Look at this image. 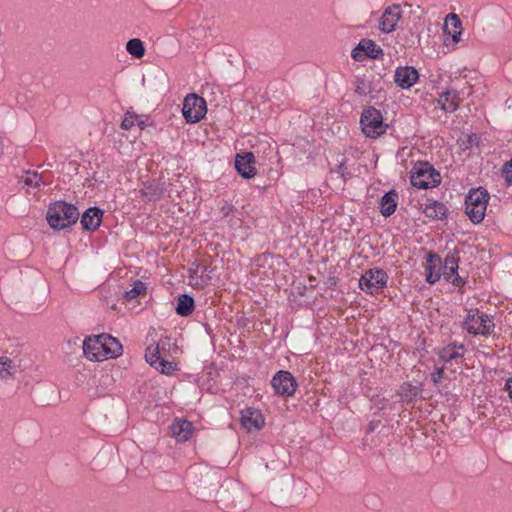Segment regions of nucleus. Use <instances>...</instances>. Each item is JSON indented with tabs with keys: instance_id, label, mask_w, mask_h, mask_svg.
<instances>
[{
	"instance_id": "f257e3e1",
	"label": "nucleus",
	"mask_w": 512,
	"mask_h": 512,
	"mask_svg": "<svg viewBox=\"0 0 512 512\" xmlns=\"http://www.w3.org/2000/svg\"><path fill=\"white\" fill-rule=\"evenodd\" d=\"M80 217L76 205L63 200L52 202L48 206L46 219L54 230H65L75 225Z\"/></svg>"
},
{
	"instance_id": "f03ea898",
	"label": "nucleus",
	"mask_w": 512,
	"mask_h": 512,
	"mask_svg": "<svg viewBox=\"0 0 512 512\" xmlns=\"http://www.w3.org/2000/svg\"><path fill=\"white\" fill-rule=\"evenodd\" d=\"M489 199V192L483 187L472 188L466 195L465 213L474 224L483 221Z\"/></svg>"
},
{
	"instance_id": "7ed1b4c3",
	"label": "nucleus",
	"mask_w": 512,
	"mask_h": 512,
	"mask_svg": "<svg viewBox=\"0 0 512 512\" xmlns=\"http://www.w3.org/2000/svg\"><path fill=\"white\" fill-rule=\"evenodd\" d=\"M410 183L419 189L437 187L441 183V175L429 162L418 161L411 170Z\"/></svg>"
},
{
	"instance_id": "20e7f679",
	"label": "nucleus",
	"mask_w": 512,
	"mask_h": 512,
	"mask_svg": "<svg viewBox=\"0 0 512 512\" xmlns=\"http://www.w3.org/2000/svg\"><path fill=\"white\" fill-rule=\"evenodd\" d=\"M360 124L365 136L370 138L381 136L388 128V125L383 122V116L380 110L372 106L363 110L360 117Z\"/></svg>"
},
{
	"instance_id": "39448f33",
	"label": "nucleus",
	"mask_w": 512,
	"mask_h": 512,
	"mask_svg": "<svg viewBox=\"0 0 512 512\" xmlns=\"http://www.w3.org/2000/svg\"><path fill=\"white\" fill-rule=\"evenodd\" d=\"M388 275L381 268H370L359 279L362 291L370 295H376L387 285Z\"/></svg>"
},
{
	"instance_id": "423d86ee",
	"label": "nucleus",
	"mask_w": 512,
	"mask_h": 512,
	"mask_svg": "<svg viewBox=\"0 0 512 512\" xmlns=\"http://www.w3.org/2000/svg\"><path fill=\"white\" fill-rule=\"evenodd\" d=\"M207 112L206 101L195 93L188 94L183 102L182 113L188 123H197Z\"/></svg>"
},
{
	"instance_id": "0eeeda50",
	"label": "nucleus",
	"mask_w": 512,
	"mask_h": 512,
	"mask_svg": "<svg viewBox=\"0 0 512 512\" xmlns=\"http://www.w3.org/2000/svg\"><path fill=\"white\" fill-rule=\"evenodd\" d=\"M383 49L373 40L363 38L358 45L351 51V57L356 62H363L366 59L382 60Z\"/></svg>"
},
{
	"instance_id": "6e6552de",
	"label": "nucleus",
	"mask_w": 512,
	"mask_h": 512,
	"mask_svg": "<svg viewBox=\"0 0 512 512\" xmlns=\"http://www.w3.org/2000/svg\"><path fill=\"white\" fill-rule=\"evenodd\" d=\"M275 394L283 397L293 396L298 386L295 377L286 370L278 371L271 380Z\"/></svg>"
},
{
	"instance_id": "1a4fd4ad",
	"label": "nucleus",
	"mask_w": 512,
	"mask_h": 512,
	"mask_svg": "<svg viewBox=\"0 0 512 512\" xmlns=\"http://www.w3.org/2000/svg\"><path fill=\"white\" fill-rule=\"evenodd\" d=\"M102 334L89 336L83 342L84 355L91 361H103L106 353Z\"/></svg>"
},
{
	"instance_id": "9d476101",
	"label": "nucleus",
	"mask_w": 512,
	"mask_h": 512,
	"mask_svg": "<svg viewBox=\"0 0 512 512\" xmlns=\"http://www.w3.org/2000/svg\"><path fill=\"white\" fill-rule=\"evenodd\" d=\"M401 17L402 10L400 5L393 4L386 7L379 19V29L386 34L395 31Z\"/></svg>"
},
{
	"instance_id": "9b49d317",
	"label": "nucleus",
	"mask_w": 512,
	"mask_h": 512,
	"mask_svg": "<svg viewBox=\"0 0 512 512\" xmlns=\"http://www.w3.org/2000/svg\"><path fill=\"white\" fill-rule=\"evenodd\" d=\"M462 24L459 17L451 13L446 17L444 27V43L445 45H455L461 39Z\"/></svg>"
},
{
	"instance_id": "f8f14e48",
	"label": "nucleus",
	"mask_w": 512,
	"mask_h": 512,
	"mask_svg": "<svg viewBox=\"0 0 512 512\" xmlns=\"http://www.w3.org/2000/svg\"><path fill=\"white\" fill-rule=\"evenodd\" d=\"M255 162V156L252 152L237 154L235 157V169L242 178H253L257 173Z\"/></svg>"
},
{
	"instance_id": "ddd939ff",
	"label": "nucleus",
	"mask_w": 512,
	"mask_h": 512,
	"mask_svg": "<svg viewBox=\"0 0 512 512\" xmlns=\"http://www.w3.org/2000/svg\"><path fill=\"white\" fill-rule=\"evenodd\" d=\"M419 79L415 66H397L394 81L402 89L411 88Z\"/></svg>"
},
{
	"instance_id": "4468645a",
	"label": "nucleus",
	"mask_w": 512,
	"mask_h": 512,
	"mask_svg": "<svg viewBox=\"0 0 512 512\" xmlns=\"http://www.w3.org/2000/svg\"><path fill=\"white\" fill-rule=\"evenodd\" d=\"M442 259L440 255L434 251H430L426 255L425 279L429 284H435L441 277Z\"/></svg>"
},
{
	"instance_id": "2eb2a0df",
	"label": "nucleus",
	"mask_w": 512,
	"mask_h": 512,
	"mask_svg": "<svg viewBox=\"0 0 512 512\" xmlns=\"http://www.w3.org/2000/svg\"><path fill=\"white\" fill-rule=\"evenodd\" d=\"M240 422L248 431L252 429L258 431L265 424L261 411L252 407H247L241 411Z\"/></svg>"
},
{
	"instance_id": "dca6fc26",
	"label": "nucleus",
	"mask_w": 512,
	"mask_h": 512,
	"mask_svg": "<svg viewBox=\"0 0 512 512\" xmlns=\"http://www.w3.org/2000/svg\"><path fill=\"white\" fill-rule=\"evenodd\" d=\"M103 213V210L96 206L86 209L80 219L82 229L85 231H95L98 229L102 222Z\"/></svg>"
},
{
	"instance_id": "f3484780",
	"label": "nucleus",
	"mask_w": 512,
	"mask_h": 512,
	"mask_svg": "<svg viewBox=\"0 0 512 512\" xmlns=\"http://www.w3.org/2000/svg\"><path fill=\"white\" fill-rule=\"evenodd\" d=\"M165 190V183L161 179H153L143 184L140 193L146 201L156 202L163 197Z\"/></svg>"
},
{
	"instance_id": "a211bd4d",
	"label": "nucleus",
	"mask_w": 512,
	"mask_h": 512,
	"mask_svg": "<svg viewBox=\"0 0 512 512\" xmlns=\"http://www.w3.org/2000/svg\"><path fill=\"white\" fill-rule=\"evenodd\" d=\"M145 359L152 367H155L162 373L170 374L172 370V363L161 357L158 345L155 347L149 346L146 349Z\"/></svg>"
},
{
	"instance_id": "6ab92c4d",
	"label": "nucleus",
	"mask_w": 512,
	"mask_h": 512,
	"mask_svg": "<svg viewBox=\"0 0 512 512\" xmlns=\"http://www.w3.org/2000/svg\"><path fill=\"white\" fill-rule=\"evenodd\" d=\"M494 321L493 318L487 314H481L477 316L474 325L468 327V333L473 335H483L488 336L494 331Z\"/></svg>"
},
{
	"instance_id": "aec40b11",
	"label": "nucleus",
	"mask_w": 512,
	"mask_h": 512,
	"mask_svg": "<svg viewBox=\"0 0 512 512\" xmlns=\"http://www.w3.org/2000/svg\"><path fill=\"white\" fill-rule=\"evenodd\" d=\"M220 481L214 476L202 477L197 483L195 492L202 498L210 497L219 492Z\"/></svg>"
},
{
	"instance_id": "412c9836",
	"label": "nucleus",
	"mask_w": 512,
	"mask_h": 512,
	"mask_svg": "<svg viewBox=\"0 0 512 512\" xmlns=\"http://www.w3.org/2000/svg\"><path fill=\"white\" fill-rule=\"evenodd\" d=\"M423 213L430 219L444 220L447 218L448 208L443 202L434 199H427L424 204Z\"/></svg>"
},
{
	"instance_id": "4be33fe9",
	"label": "nucleus",
	"mask_w": 512,
	"mask_h": 512,
	"mask_svg": "<svg viewBox=\"0 0 512 512\" xmlns=\"http://www.w3.org/2000/svg\"><path fill=\"white\" fill-rule=\"evenodd\" d=\"M170 432L177 442H185L192 435L193 425L188 420L181 419L172 423Z\"/></svg>"
},
{
	"instance_id": "5701e85b",
	"label": "nucleus",
	"mask_w": 512,
	"mask_h": 512,
	"mask_svg": "<svg viewBox=\"0 0 512 512\" xmlns=\"http://www.w3.org/2000/svg\"><path fill=\"white\" fill-rule=\"evenodd\" d=\"M459 94L455 90H447L437 99L439 108L447 113L455 112L459 107Z\"/></svg>"
},
{
	"instance_id": "b1692460",
	"label": "nucleus",
	"mask_w": 512,
	"mask_h": 512,
	"mask_svg": "<svg viewBox=\"0 0 512 512\" xmlns=\"http://www.w3.org/2000/svg\"><path fill=\"white\" fill-rule=\"evenodd\" d=\"M457 254L458 251L456 249L448 252L443 265H441V276L443 275L446 281H450L454 274L458 272L460 259Z\"/></svg>"
},
{
	"instance_id": "393cba45",
	"label": "nucleus",
	"mask_w": 512,
	"mask_h": 512,
	"mask_svg": "<svg viewBox=\"0 0 512 512\" xmlns=\"http://www.w3.org/2000/svg\"><path fill=\"white\" fill-rule=\"evenodd\" d=\"M372 78V73H370V75L365 74L363 77L357 76L355 93L360 96L370 95L372 98H374V93L378 92L379 89L377 88V84L373 81Z\"/></svg>"
},
{
	"instance_id": "a878e982",
	"label": "nucleus",
	"mask_w": 512,
	"mask_h": 512,
	"mask_svg": "<svg viewBox=\"0 0 512 512\" xmlns=\"http://www.w3.org/2000/svg\"><path fill=\"white\" fill-rule=\"evenodd\" d=\"M397 205H398V194L394 189H392V190L386 192L381 197V200L379 203L380 213L384 217H389L392 214H394V212L397 209Z\"/></svg>"
},
{
	"instance_id": "bb28decb",
	"label": "nucleus",
	"mask_w": 512,
	"mask_h": 512,
	"mask_svg": "<svg viewBox=\"0 0 512 512\" xmlns=\"http://www.w3.org/2000/svg\"><path fill=\"white\" fill-rule=\"evenodd\" d=\"M195 309V300L189 294H180L177 297V304L175 311L179 316L187 317L190 316Z\"/></svg>"
},
{
	"instance_id": "cd10ccee",
	"label": "nucleus",
	"mask_w": 512,
	"mask_h": 512,
	"mask_svg": "<svg viewBox=\"0 0 512 512\" xmlns=\"http://www.w3.org/2000/svg\"><path fill=\"white\" fill-rule=\"evenodd\" d=\"M421 385H413L411 382H404L400 385L398 395L406 403H412L420 395Z\"/></svg>"
},
{
	"instance_id": "c85d7f7f",
	"label": "nucleus",
	"mask_w": 512,
	"mask_h": 512,
	"mask_svg": "<svg viewBox=\"0 0 512 512\" xmlns=\"http://www.w3.org/2000/svg\"><path fill=\"white\" fill-rule=\"evenodd\" d=\"M105 347L106 359L116 358L122 354L123 348L120 341L109 334H102Z\"/></svg>"
},
{
	"instance_id": "c756f323",
	"label": "nucleus",
	"mask_w": 512,
	"mask_h": 512,
	"mask_svg": "<svg viewBox=\"0 0 512 512\" xmlns=\"http://www.w3.org/2000/svg\"><path fill=\"white\" fill-rule=\"evenodd\" d=\"M126 50L129 54H131L134 58H141L145 54V47L143 42L138 38L130 39L126 43Z\"/></svg>"
},
{
	"instance_id": "7c9ffc66",
	"label": "nucleus",
	"mask_w": 512,
	"mask_h": 512,
	"mask_svg": "<svg viewBox=\"0 0 512 512\" xmlns=\"http://www.w3.org/2000/svg\"><path fill=\"white\" fill-rule=\"evenodd\" d=\"M146 290V284L141 280H136L133 283L132 289L125 291L124 298L127 301H131L133 299H136L138 296L145 294Z\"/></svg>"
},
{
	"instance_id": "2f4dec72",
	"label": "nucleus",
	"mask_w": 512,
	"mask_h": 512,
	"mask_svg": "<svg viewBox=\"0 0 512 512\" xmlns=\"http://www.w3.org/2000/svg\"><path fill=\"white\" fill-rule=\"evenodd\" d=\"M14 369L13 361L6 357H0V379H5L8 376L12 375V370Z\"/></svg>"
},
{
	"instance_id": "473e14b6",
	"label": "nucleus",
	"mask_w": 512,
	"mask_h": 512,
	"mask_svg": "<svg viewBox=\"0 0 512 512\" xmlns=\"http://www.w3.org/2000/svg\"><path fill=\"white\" fill-rule=\"evenodd\" d=\"M463 354L456 350H453L451 345H447L439 352V358L444 362H450L451 360L462 357Z\"/></svg>"
},
{
	"instance_id": "72a5a7b5",
	"label": "nucleus",
	"mask_w": 512,
	"mask_h": 512,
	"mask_svg": "<svg viewBox=\"0 0 512 512\" xmlns=\"http://www.w3.org/2000/svg\"><path fill=\"white\" fill-rule=\"evenodd\" d=\"M138 118L139 115H137L135 112H133L132 110H127L121 122V128L124 130L131 129L134 125V122L138 120Z\"/></svg>"
},
{
	"instance_id": "f704fd0d",
	"label": "nucleus",
	"mask_w": 512,
	"mask_h": 512,
	"mask_svg": "<svg viewBox=\"0 0 512 512\" xmlns=\"http://www.w3.org/2000/svg\"><path fill=\"white\" fill-rule=\"evenodd\" d=\"M41 181L42 176L40 174H38L37 172H28L23 182L27 186L37 188L40 186Z\"/></svg>"
},
{
	"instance_id": "c9c22d12",
	"label": "nucleus",
	"mask_w": 512,
	"mask_h": 512,
	"mask_svg": "<svg viewBox=\"0 0 512 512\" xmlns=\"http://www.w3.org/2000/svg\"><path fill=\"white\" fill-rule=\"evenodd\" d=\"M218 503H222V505H218V508L224 512H231L233 510L239 509L241 511H246L248 507H238L234 500L231 503L224 502L222 499L218 501Z\"/></svg>"
},
{
	"instance_id": "e433bc0d",
	"label": "nucleus",
	"mask_w": 512,
	"mask_h": 512,
	"mask_svg": "<svg viewBox=\"0 0 512 512\" xmlns=\"http://www.w3.org/2000/svg\"><path fill=\"white\" fill-rule=\"evenodd\" d=\"M503 175L508 184H512V159L503 166Z\"/></svg>"
},
{
	"instance_id": "4c0bfd02",
	"label": "nucleus",
	"mask_w": 512,
	"mask_h": 512,
	"mask_svg": "<svg viewBox=\"0 0 512 512\" xmlns=\"http://www.w3.org/2000/svg\"><path fill=\"white\" fill-rule=\"evenodd\" d=\"M443 375H444V368L436 367L435 370L431 373V381L434 384H438L441 382Z\"/></svg>"
},
{
	"instance_id": "58836bf2",
	"label": "nucleus",
	"mask_w": 512,
	"mask_h": 512,
	"mask_svg": "<svg viewBox=\"0 0 512 512\" xmlns=\"http://www.w3.org/2000/svg\"><path fill=\"white\" fill-rule=\"evenodd\" d=\"M477 316H478V313L477 314H474V313H471L469 312L464 321H463V328L466 329L468 331V327H471V325H474L475 324V321L477 319Z\"/></svg>"
},
{
	"instance_id": "ea45409f",
	"label": "nucleus",
	"mask_w": 512,
	"mask_h": 512,
	"mask_svg": "<svg viewBox=\"0 0 512 512\" xmlns=\"http://www.w3.org/2000/svg\"><path fill=\"white\" fill-rule=\"evenodd\" d=\"M449 282H451L455 287H463L466 284V279L461 277L457 272Z\"/></svg>"
},
{
	"instance_id": "a19ab883",
	"label": "nucleus",
	"mask_w": 512,
	"mask_h": 512,
	"mask_svg": "<svg viewBox=\"0 0 512 512\" xmlns=\"http://www.w3.org/2000/svg\"><path fill=\"white\" fill-rule=\"evenodd\" d=\"M235 210H236V209H235V207H234L233 205H231V204H227V203L221 207V213H222L225 217H227V216H229L230 214H232Z\"/></svg>"
},
{
	"instance_id": "79ce46f5",
	"label": "nucleus",
	"mask_w": 512,
	"mask_h": 512,
	"mask_svg": "<svg viewBox=\"0 0 512 512\" xmlns=\"http://www.w3.org/2000/svg\"><path fill=\"white\" fill-rule=\"evenodd\" d=\"M337 173L341 175V177L345 180L346 175H350L348 172V168L346 167L345 163L341 162L337 167Z\"/></svg>"
},
{
	"instance_id": "37998d69",
	"label": "nucleus",
	"mask_w": 512,
	"mask_h": 512,
	"mask_svg": "<svg viewBox=\"0 0 512 512\" xmlns=\"http://www.w3.org/2000/svg\"><path fill=\"white\" fill-rule=\"evenodd\" d=\"M387 403H388V399L387 398H380V399H377L375 401V406L379 409V410H383L385 409V407L387 406Z\"/></svg>"
},
{
	"instance_id": "c03bdc74",
	"label": "nucleus",
	"mask_w": 512,
	"mask_h": 512,
	"mask_svg": "<svg viewBox=\"0 0 512 512\" xmlns=\"http://www.w3.org/2000/svg\"><path fill=\"white\" fill-rule=\"evenodd\" d=\"M380 424V421L379 420H372L369 422L368 424V427H367V432L371 433L373 432Z\"/></svg>"
},
{
	"instance_id": "a18cd8bd",
	"label": "nucleus",
	"mask_w": 512,
	"mask_h": 512,
	"mask_svg": "<svg viewBox=\"0 0 512 512\" xmlns=\"http://www.w3.org/2000/svg\"><path fill=\"white\" fill-rule=\"evenodd\" d=\"M505 388L509 394V397L512 399V378H509L506 381Z\"/></svg>"
},
{
	"instance_id": "49530a36",
	"label": "nucleus",
	"mask_w": 512,
	"mask_h": 512,
	"mask_svg": "<svg viewBox=\"0 0 512 512\" xmlns=\"http://www.w3.org/2000/svg\"><path fill=\"white\" fill-rule=\"evenodd\" d=\"M450 345L453 348V350H455V349L464 350L465 349V346L462 343L454 342V343H451Z\"/></svg>"
},
{
	"instance_id": "de8ad7c7",
	"label": "nucleus",
	"mask_w": 512,
	"mask_h": 512,
	"mask_svg": "<svg viewBox=\"0 0 512 512\" xmlns=\"http://www.w3.org/2000/svg\"><path fill=\"white\" fill-rule=\"evenodd\" d=\"M136 121H137V125L140 127V129L145 128V126H146L145 121L141 120L140 118H138V120H136Z\"/></svg>"
},
{
	"instance_id": "09e8293b",
	"label": "nucleus",
	"mask_w": 512,
	"mask_h": 512,
	"mask_svg": "<svg viewBox=\"0 0 512 512\" xmlns=\"http://www.w3.org/2000/svg\"><path fill=\"white\" fill-rule=\"evenodd\" d=\"M472 141H473L472 136H469L468 139H467V142L471 145Z\"/></svg>"
},
{
	"instance_id": "8fccbe9b",
	"label": "nucleus",
	"mask_w": 512,
	"mask_h": 512,
	"mask_svg": "<svg viewBox=\"0 0 512 512\" xmlns=\"http://www.w3.org/2000/svg\"><path fill=\"white\" fill-rule=\"evenodd\" d=\"M206 271H207V267H206V266H203V267H202V274H203L204 272H206Z\"/></svg>"
}]
</instances>
